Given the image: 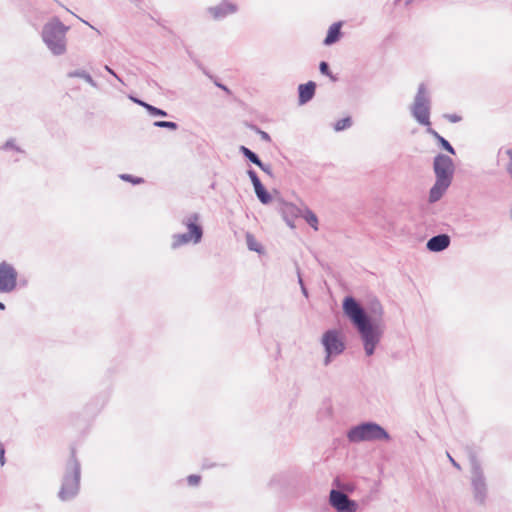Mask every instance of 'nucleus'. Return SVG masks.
<instances>
[{"mask_svg":"<svg viewBox=\"0 0 512 512\" xmlns=\"http://www.w3.org/2000/svg\"><path fill=\"white\" fill-rule=\"evenodd\" d=\"M343 311L357 329L366 356H372L384 333V326L381 322L382 305L378 301L373 302L371 305L373 316L370 317L355 298L347 296L343 301Z\"/></svg>","mask_w":512,"mask_h":512,"instance_id":"1","label":"nucleus"},{"mask_svg":"<svg viewBox=\"0 0 512 512\" xmlns=\"http://www.w3.org/2000/svg\"><path fill=\"white\" fill-rule=\"evenodd\" d=\"M68 30L69 27L64 25L58 17H53L44 24L41 32V38L48 50L54 56H61L66 53V34Z\"/></svg>","mask_w":512,"mask_h":512,"instance_id":"2","label":"nucleus"},{"mask_svg":"<svg viewBox=\"0 0 512 512\" xmlns=\"http://www.w3.org/2000/svg\"><path fill=\"white\" fill-rule=\"evenodd\" d=\"M81 466L72 449L71 457L66 464L58 497L61 501H69L77 496L80 488Z\"/></svg>","mask_w":512,"mask_h":512,"instance_id":"3","label":"nucleus"},{"mask_svg":"<svg viewBox=\"0 0 512 512\" xmlns=\"http://www.w3.org/2000/svg\"><path fill=\"white\" fill-rule=\"evenodd\" d=\"M347 439L351 443L390 441L389 433L376 422H362L347 431Z\"/></svg>","mask_w":512,"mask_h":512,"instance_id":"4","label":"nucleus"},{"mask_svg":"<svg viewBox=\"0 0 512 512\" xmlns=\"http://www.w3.org/2000/svg\"><path fill=\"white\" fill-rule=\"evenodd\" d=\"M181 223L188 231L186 233L174 234L172 236L171 247L177 249L189 243H200L203 238V227L200 223V215L198 213H190L183 217Z\"/></svg>","mask_w":512,"mask_h":512,"instance_id":"5","label":"nucleus"},{"mask_svg":"<svg viewBox=\"0 0 512 512\" xmlns=\"http://www.w3.org/2000/svg\"><path fill=\"white\" fill-rule=\"evenodd\" d=\"M430 110H431V99L424 83L418 86L417 93L414 97L413 104L411 105L410 111L414 119L427 128L430 127Z\"/></svg>","mask_w":512,"mask_h":512,"instance_id":"6","label":"nucleus"},{"mask_svg":"<svg viewBox=\"0 0 512 512\" xmlns=\"http://www.w3.org/2000/svg\"><path fill=\"white\" fill-rule=\"evenodd\" d=\"M471 466V487L473 491L474 500L483 505L487 498V483L484 475L483 468L476 455L471 454L469 457Z\"/></svg>","mask_w":512,"mask_h":512,"instance_id":"7","label":"nucleus"},{"mask_svg":"<svg viewBox=\"0 0 512 512\" xmlns=\"http://www.w3.org/2000/svg\"><path fill=\"white\" fill-rule=\"evenodd\" d=\"M433 168L436 180L449 184L452 183L455 167L453 160L449 156L438 154L434 158Z\"/></svg>","mask_w":512,"mask_h":512,"instance_id":"8","label":"nucleus"},{"mask_svg":"<svg viewBox=\"0 0 512 512\" xmlns=\"http://www.w3.org/2000/svg\"><path fill=\"white\" fill-rule=\"evenodd\" d=\"M18 273L15 267L6 262L0 263V293H12L17 287Z\"/></svg>","mask_w":512,"mask_h":512,"instance_id":"9","label":"nucleus"},{"mask_svg":"<svg viewBox=\"0 0 512 512\" xmlns=\"http://www.w3.org/2000/svg\"><path fill=\"white\" fill-rule=\"evenodd\" d=\"M329 504L337 512H356L358 504L350 499L343 491L332 489L329 494Z\"/></svg>","mask_w":512,"mask_h":512,"instance_id":"10","label":"nucleus"},{"mask_svg":"<svg viewBox=\"0 0 512 512\" xmlns=\"http://www.w3.org/2000/svg\"><path fill=\"white\" fill-rule=\"evenodd\" d=\"M325 353L340 355L345 350V343L335 329L327 330L321 339Z\"/></svg>","mask_w":512,"mask_h":512,"instance_id":"11","label":"nucleus"},{"mask_svg":"<svg viewBox=\"0 0 512 512\" xmlns=\"http://www.w3.org/2000/svg\"><path fill=\"white\" fill-rule=\"evenodd\" d=\"M279 211L288 226L294 228V219L302 215V210L295 204L281 201Z\"/></svg>","mask_w":512,"mask_h":512,"instance_id":"12","label":"nucleus"},{"mask_svg":"<svg viewBox=\"0 0 512 512\" xmlns=\"http://www.w3.org/2000/svg\"><path fill=\"white\" fill-rule=\"evenodd\" d=\"M236 11H237V6L228 1H223L216 6L208 8V12L216 20L223 19L230 14H234Z\"/></svg>","mask_w":512,"mask_h":512,"instance_id":"13","label":"nucleus"},{"mask_svg":"<svg viewBox=\"0 0 512 512\" xmlns=\"http://www.w3.org/2000/svg\"><path fill=\"white\" fill-rule=\"evenodd\" d=\"M451 243L450 236L447 234H438L436 236L431 237L427 243L426 247L431 252H441L449 247Z\"/></svg>","mask_w":512,"mask_h":512,"instance_id":"14","label":"nucleus"},{"mask_svg":"<svg viewBox=\"0 0 512 512\" xmlns=\"http://www.w3.org/2000/svg\"><path fill=\"white\" fill-rule=\"evenodd\" d=\"M316 84L313 81H309L305 84H300L298 87L299 92V103L305 104L309 102L315 94Z\"/></svg>","mask_w":512,"mask_h":512,"instance_id":"15","label":"nucleus"},{"mask_svg":"<svg viewBox=\"0 0 512 512\" xmlns=\"http://www.w3.org/2000/svg\"><path fill=\"white\" fill-rule=\"evenodd\" d=\"M451 184L436 180L429 191V202L439 201Z\"/></svg>","mask_w":512,"mask_h":512,"instance_id":"16","label":"nucleus"},{"mask_svg":"<svg viewBox=\"0 0 512 512\" xmlns=\"http://www.w3.org/2000/svg\"><path fill=\"white\" fill-rule=\"evenodd\" d=\"M341 22L333 23L328 30L327 36L324 39V44L329 46L336 43L341 36Z\"/></svg>","mask_w":512,"mask_h":512,"instance_id":"17","label":"nucleus"},{"mask_svg":"<svg viewBox=\"0 0 512 512\" xmlns=\"http://www.w3.org/2000/svg\"><path fill=\"white\" fill-rule=\"evenodd\" d=\"M427 133L430 134L434 139L437 140L439 145L446 150L448 153L454 155L455 149L453 146L447 141L444 137H442L437 131H435L433 128L429 127L427 128Z\"/></svg>","mask_w":512,"mask_h":512,"instance_id":"18","label":"nucleus"},{"mask_svg":"<svg viewBox=\"0 0 512 512\" xmlns=\"http://www.w3.org/2000/svg\"><path fill=\"white\" fill-rule=\"evenodd\" d=\"M67 77L81 78V79H84L92 87H94V88L97 87V83L94 81V79L91 77V75L88 72H86L85 70L78 69V70L70 71L67 73Z\"/></svg>","mask_w":512,"mask_h":512,"instance_id":"19","label":"nucleus"},{"mask_svg":"<svg viewBox=\"0 0 512 512\" xmlns=\"http://www.w3.org/2000/svg\"><path fill=\"white\" fill-rule=\"evenodd\" d=\"M255 194L262 204H268L271 201L270 193L261 184L254 187Z\"/></svg>","mask_w":512,"mask_h":512,"instance_id":"20","label":"nucleus"},{"mask_svg":"<svg viewBox=\"0 0 512 512\" xmlns=\"http://www.w3.org/2000/svg\"><path fill=\"white\" fill-rule=\"evenodd\" d=\"M240 152L242 155L247 158L251 163L255 165H260L261 159L259 156L253 152L251 149L247 148L246 146H240Z\"/></svg>","mask_w":512,"mask_h":512,"instance_id":"21","label":"nucleus"},{"mask_svg":"<svg viewBox=\"0 0 512 512\" xmlns=\"http://www.w3.org/2000/svg\"><path fill=\"white\" fill-rule=\"evenodd\" d=\"M301 216L314 230H318V218L314 212H312L310 209H305Z\"/></svg>","mask_w":512,"mask_h":512,"instance_id":"22","label":"nucleus"},{"mask_svg":"<svg viewBox=\"0 0 512 512\" xmlns=\"http://www.w3.org/2000/svg\"><path fill=\"white\" fill-rule=\"evenodd\" d=\"M352 125V119L350 117H345L340 120H338L335 125L334 129L335 131H343Z\"/></svg>","mask_w":512,"mask_h":512,"instance_id":"23","label":"nucleus"},{"mask_svg":"<svg viewBox=\"0 0 512 512\" xmlns=\"http://www.w3.org/2000/svg\"><path fill=\"white\" fill-rule=\"evenodd\" d=\"M153 125L158 128H167L170 130H176L178 128V124L176 122L164 120L155 121Z\"/></svg>","mask_w":512,"mask_h":512,"instance_id":"24","label":"nucleus"},{"mask_svg":"<svg viewBox=\"0 0 512 512\" xmlns=\"http://www.w3.org/2000/svg\"><path fill=\"white\" fill-rule=\"evenodd\" d=\"M246 240H247V246H248L249 250L255 251V252L261 251V245L254 239V237L251 234L248 233L246 235Z\"/></svg>","mask_w":512,"mask_h":512,"instance_id":"25","label":"nucleus"},{"mask_svg":"<svg viewBox=\"0 0 512 512\" xmlns=\"http://www.w3.org/2000/svg\"><path fill=\"white\" fill-rule=\"evenodd\" d=\"M145 109L147 110V112L151 115V116H161V117H166L168 114L165 110H162L160 108H157L153 105H145Z\"/></svg>","mask_w":512,"mask_h":512,"instance_id":"26","label":"nucleus"},{"mask_svg":"<svg viewBox=\"0 0 512 512\" xmlns=\"http://www.w3.org/2000/svg\"><path fill=\"white\" fill-rule=\"evenodd\" d=\"M319 70L323 75L329 76L333 81L336 80V77H334L329 68V64L325 61H322L319 65Z\"/></svg>","mask_w":512,"mask_h":512,"instance_id":"27","label":"nucleus"},{"mask_svg":"<svg viewBox=\"0 0 512 512\" xmlns=\"http://www.w3.org/2000/svg\"><path fill=\"white\" fill-rule=\"evenodd\" d=\"M505 154L508 157V162L506 164V171L509 177L512 179V147L505 150Z\"/></svg>","mask_w":512,"mask_h":512,"instance_id":"28","label":"nucleus"},{"mask_svg":"<svg viewBox=\"0 0 512 512\" xmlns=\"http://www.w3.org/2000/svg\"><path fill=\"white\" fill-rule=\"evenodd\" d=\"M120 178L124 181H128V182H131L133 184H140V183H143L144 182V179L143 178H140V177H134L130 174H121L120 175Z\"/></svg>","mask_w":512,"mask_h":512,"instance_id":"29","label":"nucleus"},{"mask_svg":"<svg viewBox=\"0 0 512 512\" xmlns=\"http://www.w3.org/2000/svg\"><path fill=\"white\" fill-rule=\"evenodd\" d=\"M247 174L253 184V187H256L257 185L261 184V181H260L257 173L253 169H249L247 171Z\"/></svg>","mask_w":512,"mask_h":512,"instance_id":"30","label":"nucleus"},{"mask_svg":"<svg viewBox=\"0 0 512 512\" xmlns=\"http://www.w3.org/2000/svg\"><path fill=\"white\" fill-rule=\"evenodd\" d=\"M201 480V477L199 475H196V474H192V475H189L187 477V482L190 486H196L199 484Z\"/></svg>","mask_w":512,"mask_h":512,"instance_id":"31","label":"nucleus"},{"mask_svg":"<svg viewBox=\"0 0 512 512\" xmlns=\"http://www.w3.org/2000/svg\"><path fill=\"white\" fill-rule=\"evenodd\" d=\"M2 148L5 149V150H7V149H14V150H16L18 152H22V150L15 145V142H14L13 139L7 140Z\"/></svg>","mask_w":512,"mask_h":512,"instance_id":"32","label":"nucleus"},{"mask_svg":"<svg viewBox=\"0 0 512 512\" xmlns=\"http://www.w3.org/2000/svg\"><path fill=\"white\" fill-rule=\"evenodd\" d=\"M258 167L263 171L265 172L266 174L268 175H272V167L270 164H265L263 163L262 161L260 162V165H258Z\"/></svg>","mask_w":512,"mask_h":512,"instance_id":"33","label":"nucleus"},{"mask_svg":"<svg viewBox=\"0 0 512 512\" xmlns=\"http://www.w3.org/2000/svg\"><path fill=\"white\" fill-rule=\"evenodd\" d=\"M445 118L450 121L451 123H457L461 121V117L457 114H446Z\"/></svg>","mask_w":512,"mask_h":512,"instance_id":"34","label":"nucleus"},{"mask_svg":"<svg viewBox=\"0 0 512 512\" xmlns=\"http://www.w3.org/2000/svg\"><path fill=\"white\" fill-rule=\"evenodd\" d=\"M5 462V448L4 445L0 442V465L4 466Z\"/></svg>","mask_w":512,"mask_h":512,"instance_id":"35","label":"nucleus"},{"mask_svg":"<svg viewBox=\"0 0 512 512\" xmlns=\"http://www.w3.org/2000/svg\"><path fill=\"white\" fill-rule=\"evenodd\" d=\"M257 131L260 134V137H261V139L263 141H265V142H270L271 141V137H270V135L267 132L259 130V129Z\"/></svg>","mask_w":512,"mask_h":512,"instance_id":"36","label":"nucleus"},{"mask_svg":"<svg viewBox=\"0 0 512 512\" xmlns=\"http://www.w3.org/2000/svg\"><path fill=\"white\" fill-rule=\"evenodd\" d=\"M325 354L326 355H325L324 361H323L325 366H328L331 363L333 357L338 356L337 354H328V353H325Z\"/></svg>","mask_w":512,"mask_h":512,"instance_id":"37","label":"nucleus"},{"mask_svg":"<svg viewBox=\"0 0 512 512\" xmlns=\"http://www.w3.org/2000/svg\"><path fill=\"white\" fill-rule=\"evenodd\" d=\"M105 70L110 73L112 76H114L119 82H122V79L115 73L113 69H111L108 65H105Z\"/></svg>","mask_w":512,"mask_h":512,"instance_id":"38","label":"nucleus"},{"mask_svg":"<svg viewBox=\"0 0 512 512\" xmlns=\"http://www.w3.org/2000/svg\"><path fill=\"white\" fill-rule=\"evenodd\" d=\"M335 483L337 484V486H338L339 488H341V489H342V490H344V491H349V492H351V491L353 490V486H352V485H350V484L340 485V484H338V481H335Z\"/></svg>","mask_w":512,"mask_h":512,"instance_id":"39","label":"nucleus"},{"mask_svg":"<svg viewBox=\"0 0 512 512\" xmlns=\"http://www.w3.org/2000/svg\"><path fill=\"white\" fill-rule=\"evenodd\" d=\"M447 456H448L449 461L451 462V464H452L455 468H457L458 470H460V469H461L460 464H459L458 462H456V461L454 460V458H453L449 453H447Z\"/></svg>","mask_w":512,"mask_h":512,"instance_id":"40","label":"nucleus"},{"mask_svg":"<svg viewBox=\"0 0 512 512\" xmlns=\"http://www.w3.org/2000/svg\"><path fill=\"white\" fill-rule=\"evenodd\" d=\"M131 99H132L135 103L139 104L140 106H142V107H144V108H145V105H149L148 103H146V102H144V101H142V100H140V99H137V98H134V97H131Z\"/></svg>","mask_w":512,"mask_h":512,"instance_id":"41","label":"nucleus"},{"mask_svg":"<svg viewBox=\"0 0 512 512\" xmlns=\"http://www.w3.org/2000/svg\"><path fill=\"white\" fill-rule=\"evenodd\" d=\"M216 86L221 88L222 90L228 92V93L230 92L229 89L225 85H223V84H220V83L216 82Z\"/></svg>","mask_w":512,"mask_h":512,"instance_id":"42","label":"nucleus"},{"mask_svg":"<svg viewBox=\"0 0 512 512\" xmlns=\"http://www.w3.org/2000/svg\"><path fill=\"white\" fill-rule=\"evenodd\" d=\"M301 291H302V293H303V295H304L305 297H308V291H307V289H306L305 285H302V287H301Z\"/></svg>","mask_w":512,"mask_h":512,"instance_id":"43","label":"nucleus"},{"mask_svg":"<svg viewBox=\"0 0 512 512\" xmlns=\"http://www.w3.org/2000/svg\"><path fill=\"white\" fill-rule=\"evenodd\" d=\"M298 282H299V284H300V286H301V287H302V285H304L303 280H302V277H301V275H300V273H299V272H298Z\"/></svg>","mask_w":512,"mask_h":512,"instance_id":"44","label":"nucleus"},{"mask_svg":"<svg viewBox=\"0 0 512 512\" xmlns=\"http://www.w3.org/2000/svg\"><path fill=\"white\" fill-rule=\"evenodd\" d=\"M0 310H5V304L0 302Z\"/></svg>","mask_w":512,"mask_h":512,"instance_id":"45","label":"nucleus"}]
</instances>
